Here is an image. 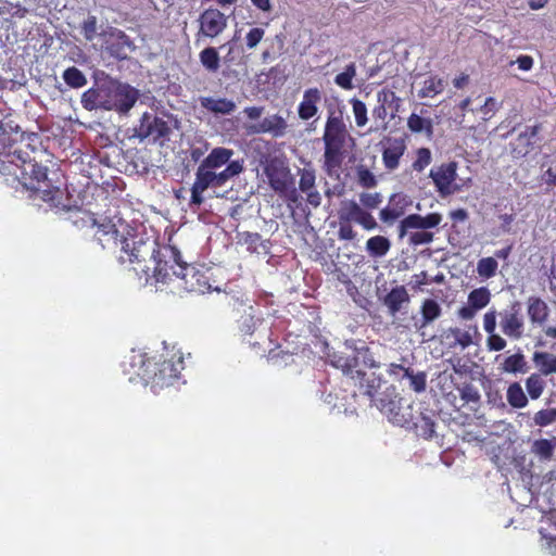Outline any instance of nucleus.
<instances>
[{
	"label": "nucleus",
	"mask_w": 556,
	"mask_h": 556,
	"mask_svg": "<svg viewBox=\"0 0 556 556\" xmlns=\"http://www.w3.org/2000/svg\"><path fill=\"white\" fill-rule=\"evenodd\" d=\"M35 143H40L38 135L25 138L12 114L0 118V172L23 181L42 201L54 202L62 194L63 174L42 164L50 155Z\"/></svg>",
	"instance_id": "1"
},
{
	"label": "nucleus",
	"mask_w": 556,
	"mask_h": 556,
	"mask_svg": "<svg viewBox=\"0 0 556 556\" xmlns=\"http://www.w3.org/2000/svg\"><path fill=\"white\" fill-rule=\"evenodd\" d=\"M330 364L340 369L343 376L351 379L354 386L358 387L359 391L367 395L371 404L384 414L391 422L401 427L414 428L416 433L424 439L434 437L435 422L431 416L420 413L417 417H414L412 406L403 407L396 395L383 393L376 397L381 387V378L375 372H366L362 368L356 354L342 355L334 353L330 356Z\"/></svg>",
	"instance_id": "2"
},
{
	"label": "nucleus",
	"mask_w": 556,
	"mask_h": 556,
	"mask_svg": "<svg viewBox=\"0 0 556 556\" xmlns=\"http://www.w3.org/2000/svg\"><path fill=\"white\" fill-rule=\"evenodd\" d=\"M324 161L321 168L330 178L339 179L345 157L355 147L342 111L328 110L324 134Z\"/></svg>",
	"instance_id": "3"
},
{
	"label": "nucleus",
	"mask_w": 556,
	"mask_h": 556,
	"mask_svg": "<svg viewBox=\"0 0 556 556\" xmlns=\"http://www.w3.org/2000/svg\"><path fill=\"white\" fill-rule=\"evenodd\" d=\"M184 369V354L175 348L169 350L164 346L161 353L153 356L147 352L141 354V382L153 393L178 382Z\"/></svg>",
	"instance_id": "4"
},
{
	"label": "nucleus",
	"mask_w": 556,
	"mask_h": 556,
	"mask_svg": "<svg viewBox=\"0 0 556 556\" xmlns=\"http://www.w3.org/2000/svg\"><path fill=\"white\" fill-rule=\"evenodd\" d=\"M361 204L354 200H344L340 203L337 212L339 229L338 239L352 241L357 237L352 223H356L365 230H374L378 227L375 217L368 210H375L382 203V195L379 192H363L359 194Z\"/></svg>",
	"instance_id": "5"
},
{
	"label": "nucleus",
	"mask_w": 556,
	"mask_h": 556,
	"mask_svg": "<svg viewBox=\"0 0 556 556\" xmlns=\"http://www.w3.org/2000/svg\"><path fill=\"white\" fill-rule=\"evenodd\" d=\"M194 268L190 267L181 260L180 252L177 248L166 244H159L156 241L152 242L151 256L146 262L142 269L146 276V286H156V283H165L172 276H176L186 280L189 271Z\"/></svg>",
	"instance_id": "6"
},
{
	"label": "nucleus",
	"mask_w": 556,
	"mask_h": 556,
	"mask_svg": "<svg viewBox=\"0 0 556 556\" xmlns=\"http://www.w3.org/2000/svg\"><path fill=\"white\" fill-rule=\"evenodd\" d=\"M244 169L243 160L230 162L223 170L216 172L202 163L197 168L195 179L191 187L190 205L200 206L204 202L203 192L208 188H220Z\"/></svg>",
	"instance_id": "7"
},
{
	"label": "nucleus",
	"mask_w": 556,
	"mask_h": 556,
	"mask_svg": "<svg viewBox=\"0 0 556 556\" xmlns=\"http://www.w3.org/2000/svg\"><path fill=\"white\" fill-rule=\"evenodd\" d=\"M86 224L96 228L94 240L102 249L114 248L117 245L119 227H123L122 218H117L116 211L108 208L105 212H92L86 214Z\"/></svg>",
	"instance_id": "8"
},
{
	"label": "nucleus",
	"mask_w": 556,
	"mask_h": 556,
	"mask_svg": "<svg viewBox=\"0 0 556 556\" xmlns=\"http://www.w3.org/2000/svg\"><path fill=\"white\" fill-rule=\"evenodd\" d=\"M265 174L270 188L280 195H288L295 201L296 190L293 188V178L288 166L278 160L270 161L265 167Z\"/></svg>",
	"instance_id": "9"
},
{
	"label": "nucleus",
	"mask_w": 556,
	"mask_h": 556,
	"mask_svg": "<svg viewBox=\"0 0 556 556\" xmlns=\"http://www.w3.org/2000/svg\"><path fill=\"white\" fill-rule=\"evenodd\" d=\"M500 327L504 336L511 340H520L525 333V318L522 305L513 301L505 309L500 312Z\"/></svg>",
	"instance_id": "10"
},
{
	"label": "nucleus",
	"mask_w": 556,
	"mask_h": 556,
	"mask_svg": "<svg viewBox=\"0 0 556 556\" xmlns=\"http://www.w3.org/2000/svg\"><path fill=\"white\" fill-rule=\"evenodd\" d=\"M108 101L110 108L106 111H117L121 113L128 112L137 101L138 90L127 85L109 81Z\"/></svg>",
	"instance_id": "11"
},
{
	"label": "nucleus",
	"mask_w": 556,
	"mask_h": 556,
	"mask_svg": "<svg viewBox=\"0 0 556 556\" xmlns=\"http://www.w3.org/2000/svg\"><path fill=\"white\" fill-rule=\"evenodd\" d=\"M150 116L144 113L141 116V141L148 139L153 143L164 146L169 140L172 132L167 122L160 117H154L152 122H149Z\"/></svg>",
	"instance_id": "12"
},
{
	"label": "nucleus",
	"mask_w": 556,
	"mask_h": 556,
	"mask_svg": "<svg viewBox=\"0 0 556 556\" xmlns=\"http://www.w3.org/2000/svg\"><path fill=\"white\" fill-rule=\"evenodd\" d=\"M199 23V35L215 38L227 27V17L218 9L208 8L200 14Z\"/></svg>",
	"instance_id": "13"
},
{
	"label": "nucleus",
	"mask_w": 556,
	"mask_h": 556,
	"mask_svg": "<svg viewBox=\"0 0 556 556\" xmlns=\"http://www.w3.org/2000/svg\"><path fill=\"white\" fill-rule=\"evenodd\" d=\"M430 177L441 195L451 194L454 191L452 185L457 178V163L448 162L441 164L437 168H432L430 170Z\"/></svg>",
	"instance_id": "14"
},
{
	"label": "nucleus",
	"mask_w": 556,
	"mask_h": 556,
	"mask_svg": "<svg viewBox=\"0 0 556 556\" xmlns=\"http://www.w3.org/2000/svg\"><path fill=\"white\" fill-rule=\"evenodd\" d=\"M491 301V292L486 287L473 289L468 294L467 305L457 311V316L463 320H471L478 311L488 306Z\"/></svg>",
	"instance_id": "15"
},
{
	"label": "nucleus",
	"mask_w": 556,
	"mask_h": 556,
	"mask_svg": "<svg viewBox=\"0 0 556 556\" xmlns=\"http://www.w3.org/2000/svg\"><path fill=\"white\" fill-rule=\"evenodd\" d=\"M137 227L131 225H126L123 227L119 236L121 243V254L118 256V261L122 264H132L138 260L139 256V245L137 239Z\"/></svg>",
	"instance_id": "16"
},
{
	"label": "nucleus",
	"mask_w": 556,
	"mask_h": 556,
	"mask_svg": "<svg viewBox=\"0 0 556 556\" xmlns=\"http://www.w3.org/2000/svg\"><path fill=\"white\" fill-rule=\"evenodd\" d=\"M442 222L440 213H429L426 216L419 214H410L404 217L399 226V236L403 238L410 229H430L435 228Z\"/></svg>",
	"instance_id": "17"
},
{
	"label": "nucleus",
	"mask_w": 556,
	"mask_h": 556,
	"mask_svg": "<svg viewBox=\"0 0 556 556\" xmlns=\"http://www.w3.org/2000/svg\"><path fill=\"white\" fill-rule=\"evenodd\" d=\"M108 88L109 83H104L101 85H97L96 87H91L86 90L81 94V105L87 111H96V110H105L110 108V102L108 101Z\"/></svg>",
	"instance_id": "18"
},
{
	"label": "nucleus",
	"mask_w": 556,
	"mask_h": 556,
	"mask_svg": "<svg viewBox=\"0 0 556 556\" xmlns=\"http://www.w3.org/2000/svg\"><path fill=\"white\" fill-rule=\"evenodd\" d=\"M406 151V143L402 138L388 139L382 150V162L386 169L392 172L400 166V161Z\"/></svg>",
	"instance_id": "19"
},
{
	"label": "nucleus",
	"mask_w": 556,
	"mask_h": 556,
	"mask_svg": "<svg viewBox=\"0 0 556 556\" xmlns=\"http://www.w3.org/2000/svg\"><path fill=\"white\" fill-rule=\"evenodd\" d=\"M287 127L286 119L274 114L263 118L260 124L250 126L248 131L249 134H270L274 137H281L286 134Z\"/></svg>",
	"instance_id": "20"
},
{
	"label": "nucleus",
	"mask_w": 556,
	"mask_h": 556,
	"mask_svg": "<svg viewBox=\"0 0 556 556\" xmlns=\"http://www.w3.org/2000/svg\"><path fill=\"white\" fill-rule=\"evenodd\" d=\"M321 101V91L317 87L304 91L302 101L298 106L300 119L308 121L318 113V104Z\"/></svg>",
	"instance_id": "21"
},
{
	"label": "nucleus",
	"mask_w": 556,
	"mask_h": 556,
	"mask_svg": "<svg viewBox=\"0 0 556 556\" xmlns=\"http://www.w3.org/2000/svg\"><path fill=\"white\" fill-rule=\"evenodd\" d=\"M541 125L526 127L525 131L520 132L517 137L516 144L511 149V154L515 157L526 156L533 148L534 139L536 138Z\"/></svg>",
	"instance_id": "22"
},
{
	"label": "nucleus",
	"mask_w": 556,
	"mask_h": 556,
	"mask_svg": "<svg viewBox=\"0 0 556 556\" xmlns=\"http://www.w3.org/2000/svg\"><path fill=\"white\" fill-rule=\"evenodd\" d=\"M409 302L410 296L404 286L392 288L382 300L383 305L392 316H395Z\"/></svg>",
	"instance_id": "23"
},
{
	"label": "nucleus",
	"mask_w": 556,
	"mask_h": 556,
	"mask_svg": "<svg viewBox=\"0 0 556 556\" xmlns=\"http://www.w3.org/2000/svg\"><path fill=\"white\" fill-rule=\"evenodd\" d=\"M428 111L421 109L420 114L412 113L407 118V128L413 134H424L428 139L433 137V122Z\"/></svg>",
	"instance_id": "24"
},
{
	"label": "nucleus",
	"mask_w": 556,
	"mask_h": 556,
	"mask_svg": "<svg viewBox=\"0 0 556 556\" xmlns=\"http://www.w3.org/2000/svg\"><path fill=\"white\" fill-rule=\"evenodd\" d=\"M531 361L536 372L545 377L556 376V354L546 351H534Z\"/></svg>",
	"instance_id": "25"
},
{
	"label": "nucleus",
	"mask_w": 556,
	"mask_h": 556,
	"mask_svg": "<svg viewBox=\"0 0 556 556\" xmlns=\"http://www.w3.org/2000/svg\"><path fill=\"white\" fill-rule=\"evenodd\" d=\"M527 313L533 325L543 326L549 316V308L539 296H530L527 301Z\"/></svg>",
	"instance_id": "26"
},
{
	"label": "nucleus",
	"mask_w": 556,
	"mask_h": 556,
	"mask_svg": "<svg viewBox=\"0 0 556 556\" xmlns=\"http://www.w3.org/2000/svg\"><path fill=\"white\" fill-rule=\"evenodd\" d=\"M199 100L201 108L213 114L228 115L236 110V103L227 98L201 97Z\"/></svg>",
	"instance_id": "27"
},
{
	"label": "nucleus",
	"mask_w": 556,
	"mask_h": 556,
	"mask_svg": "<svg viewBox=\"0 0 556 556\" xmlns=\"http://www.w3.org/2000/svg\"><path fill=\"white\" fill-rule=\"evenodd\" d=\"M233 154L235 152L231 149L217 147L212 149L201 163L212 169H218L223 166H227L230 162H233L235 160H231Z\"/></svg>",
	"instance_id": "28"
},
{
	"label": "nucleus",
	"mask_w": 556,
	"mask_h": 556,
	"mask_svg": "<svg viewBox=\"0 0 556 556\" xmlns=\"http://www.w3.org/2000/svg\"><path fill=\"white\" fill-rule=\"evenodd\" d=\"M239 243L244 244L250 253L266 254L268 247L258 232L244 231L239 233Z\"/></svg>",
	"instance_id": "29"
},
{
	"label": "nucleus",
	"mask_w": 556,
	"mask_h": 556,
	"mask_svg": "<svg viewBox=\"0 0 556 556\" xmlns=\"http://www.w3.org/2000/svg\"><path fill=\"white\" fill-rule=\"evenodd\" d=\"M445 86L446 83L442 77H439L438 75H430L424 80L422 86L418 91V97L421 99L434 98L444 91Z\"/></svg>",
	"instance_id": "30"
},
{
	"label": "nucleus",
	"mask_w": 556,
	"mask_h": 556,
	"mask_svg": "<svg viewBox=\"0 0 556 556\" xmlns=\"http://www.w3.org/2000/svg\"><path fill=\"white\" fill-rule=\"evenodd\" d=\"M501 370L514 375L526 374L529 370L526 356L521 352L507 356L501 364Z\"/></svg>",
	"instance_id": "31"
},
{
	"label": "nucleus",
	"mask_w": 556,
	"mask_h": 556,
	"mask_svg": "<svg viewBox=\"0 0 556 556\" xmlns=\"http://www.w3.org/2000/svg\"><path fill=\"white\" fill-rule=\"evenodd\" d=\"M391 242L383 236H374L366 242V250L371 257H382L390 251Z\"/></svg>",
	"instance_id": "32"
},
{
	"label": "nucleus",
	"mask_w": 556,
	"mask_h": 556,
	"mask_svg": "<svg viewBox=\"0 0 556 556\" xmlns=\"http://www.w3.org/2000/svg\"><path fill=\"white\" fill-rule=\"evenodd\" d=\"M545 376L532 372L525 381L526 390L531 400H538L546 388Z\"/></svg>",
	"instance_id": "33"
},
{
	"label": "nucleus",
	"mask_w": 556,
	"mask_h": 556,
	"mask_svg": "<svg viewBox=\"0 0 556 556\" xmlns=\"http://www.w3.org/2000/svg\"><path fill=\"white\" fill-rule=\"evenodd\" d=\"M506 399L508 404L514 408H523L528 405V397L519 382H513L509 384L506 392Z\"/></svg>",
	"instance_id": "34"
},
{
	"label": "nucleus",
	"mask_w": 556,
	"mask_h": 556,
	"mask_svg": "<svg viewBox=\"0 0 556 556\" xmlns=\"http://www.w3.org/2000/svg\"><path fill=\"white\" fill-rule=\"evenodd\" d=\"M200 62L202 66L211 72L216 73L220 67V58L217 50L214 47H207L203 49L200 54Z\"/></svg>",
	"instance_id": "35"
},
{
	"label": "nucleus",
	"mask_w": 556,
	"mask_h": 556,
	"mask_svg": "<svg viewBox=\"0 0 556 556\" xmlns=\"http://www.w3.org/2000/svg\"><path fill=\"white\" fill-rule=\"evenodd\" d=\"M396 195L393 194L390 199L389 205L383 207L380 213V219L388 225H392L395 220L404 215V207L394 203Z\"/></svg>",
	"instance_id": "36"
},
{
	"label": "nucleus",
	"mask_w": 556,
	"mask_h": 556,
	"mask_svg": "<svg viewBox=\"0 0 556 556\" xmlns=\"http://www.w3.org/2000/svg\"><path fill=\"white\" fill-rule=\"evenodd\" d=\"M377 102L379 105L387 106L392 110L391 117H395L401 105V99L390 89H382L377 93Z\"/></svg>",
	"instance_id": "37"
},
{
	"label": "nucleus",
	"mask_w": 556,
	"mask_h": 556,
	"mask_svg": "<svg viewBox=\"0 0 556 556\" xmlns=\"http://www.w3.org/2000/svg\"><path fill=\"white\" fill-rule=\"evenodd\" d=\"M442 309L439 303L432 299H426L421 304L422 325H428L441 316Z\"/></svg>",
	"instance_id": "38"
},
{
	"label": "nucleus",
	"mask_w": 556,
	"mask_h": 556,
	"mask_svg": "<svg viewBox=\"0 0 556 556\" xmlns=\"http://www.w3.org/2000/svg\"><path fill=\"white\" fill-rule=\"evenodd\" d=\"M356 76V65L351 62L344 67L342 73L334 77V84L344 90H352L354 88L353 78Z\"/></svg>",
	"instance_id": "39"
},
{
	"label": "nucleus",
	"mask_w": 556,
	"mask_h": 556,
	"mask_svg": "<svg viewBox=\"0 0 556 556\" xmlns=\"http://www.w3.org/2000/svg\"><path fill=\"white\" fill-rule=\"evenodd\" d=\"M63 79L71 88H81L87 84L84 73L76 66H71L63 72Z\"/></svg>",
	"instance_id": "40"
},
{
	"label": "nucleus",
	"mask_w": 556,
	"mask_h": 556,
	"mask_svg": "<svg viewBox=\"0 0 556 556\" xmlns=\"http://www.w3.org/2000/svg\"><path fill=\"white\" fill-rule=\"evenodd\" d=\"M497 267L498 264L494 257H482L478 261L477 273L480 277L490 279L496 275Z\"/></svg>",
	"instance_id": "41"
},
{
	"label": "nucleus",
	"mask_w": 556,
	"mask_h": 556,
	"mask_svg": "<svg viewBox=\"0 0 556 556\" xmlns=\"http://www.w3.org/2000/svg\"><path fill=\"white\" fill-rule=\"evenodd\" d=\"M531 451L543 460H549L554 454V445L547 439L535 440Z\"/></svg>",
	"instance_id": "42"
},
{
	"label": "nucleus",
	"mask_w": 556,
	"mask_h": 556,
	"mask_svg": "<svg viewBox=\"0 0 556 556\" xmlns=\"http://www.w3.org/2000/svg\"><path fill=\"white\" fill-rule=\"evenodd\" d=\"M447 337L453 338V342L451 343L453 348L460 346L462 349H466L472 344L471 334L460 328H451Z\"/></svg>",
	"instance_id": "43"
},
{
	"label": "nucleus",
	"mask_w": 556,
	"mask_h": 556,
	"mask_svg": "<svg viewBox=\"0 0 556 556\" xmlns=\"http://www.w3.org/2000/svg\"><path fill=\"white\" fill-rule=\"evenodd\" d=\"M350 102L352 104L356 126L364 127L368 122L366 104L357 98L351 99Z\"/></svg>",
	"instance_id": "44"
},
{
	"label": "nucleus",
	"mask_w": 556,
	"mask_h": 556,
	"mask_svg": "<svg viewBox=\"0 0 556 556\" xmlns=\"http://www.w3.org/2000/svg\"><path fill=\"white\" fill-rule=\"evenodd\" d=\"M432 161L431 151L428 148H419L416 150V157L412 164L415 172L421 173Z\"/></svg>",
	"instance_id": "45"
},
{
	"label": "nucleus",
	"mask_w": 556,
	"mask_h": 556,
	"mask_svg": "<svg viewBox=\"0 0 556 556\" xmlns=\"http://www.w3.org/2000/svg\"><path fill=\"white\" fill-rule=\"evenodd\" d=\"M299 189L301 192L309 191L311 189L316 188V174L313 168H302L299 170Z\"/></svg>",
	"instance_id": "46"
},
{
	"label": "nucleus",
	"mask_w": 556,
	"mask_h": 556,
	"mask_svg": "<svg viewBox=\"0 0 556 556\" xmlns=\"http://www.w3.org/2000/svg\"><path fill=\"white\" fill-rule=\"evenodd\" d=\"M357 182L363 188H374L377 186V178L371 173V170L363 165L358 166L356 169Z\"/></svg>",
	"instance_id": "47"
},
{
	"label": "nucleus",
	"mask_w": 556,
	"mask_h": 556,
	"mask_svg": "<svg viewBox=\"0 0 556 556\" xmlns=\"http://www.w3.org/2000/svg\"><path fill=\"white\" fill-rule=\"evenodd\" d=\"M404 378H408L410 380V387L416 392H422L426 389L427 381H426V374L425 372H418L414 374L410 368L408 370H405Z\"/></svg>",
	"instance_id": "48"
},
{
	"label": "nucleus",
	"mask_w": 556,
	"mask_h": 556,
	"mask_svg": "<svg viewBox=\"0 0 556 556\" xmlns=\"http://www.w3.org/2000/svg\"><path fill=\"white\" fill-rule=\"evenodd\" d=\"M534 422L540 427H545L556 420V408L541 409L534 415Z\"/></svg>",
	"instance_id": "49"
},
{
	"label": "nucleus",
	"mask_w": 556,
	"mask_h": 556,
	"mask_svg": "<svg viewBox=\"0 0 556 556\" xmlns=\"http://www.w3.org/2000/svg\"><path fill=\"white\" fill-rule=\"evenodd\" d=\"M265 30L261 27L251 28L245 35V45L248 49H254L264 38Z\"/></svg>",
	"instance_id": "50"
},
{
	"label": "nucleus",
	"mask_w": 556,
	"mask_h": 556,
	"mask_svg": "<svg viewBox=\"0 0 556 556\" xmlns=\"http://www.w3.org/2000/svg\"><path fill=\"white\" fill-rule=\"evenodd\" d=\"M97 24H98L97 17L93 15H89L84 21V23L81 25V31L84 34V37L87 40L90 41V40L94 39V37L97 35Z\"/></svg>",
	"instance_id": "51"
},
{
	"label": "nucleus",
	"mask_w": 556,
	"mask_h": 556,
	"mask_svg": "<svg viewBox=\"0 0 556 556\" xmlns=\"http://www.w3.org/2000/svg\"><path fill=\"white\" fill-rule=\"evenodd\" d=\"M507 345L506 340L500 334L493 332L486 338V348L489 351L500 352Z\"/></svg>",
	"instance_id": "52"
},
{
	"label": "nucleus",
	"mask_w": 556,
	"mask_h": 556,
	"mask_svg": "<svg viewBox=\"0 0 556 556\" xmlns=\"http://www.w3.org/2000/svg\"><path fill=\"white\" fill-rule=\"evenodd\" d=\"M433 241V233L422 230L412 232L409 236V243L412 245L428 244Z\"/></svg>",
	"instance_id": "53"
},
{
	"label": "nucleus",
	"mask_w": 556,
	"mask_h": 556,
	"mask_svg": "<svg viewBox=\"0 0 556 556\" xmlns=\"http://www.w3.org/2000/svg\"><path fill=\"white\" fill-rule=\"evenodd\" d=\"M496 309L491 308L483 315V329L484 331L490 334L495 332L496 329Z\"/></svg>",
	"instance_id": "54"
},
{
	"label": "nucleus",
	"mask_w": 556,
	"mask_h": 556,
	"mask_svg": "<svg viewBox=\"0 0 556 556\" xmlns=\"http://www.w3.org/2000/svg\"><path fill=\"white\" fill-rule=\"evenodd\" d=\"M388 109H389V108L383 106V104H382V105H379V104H378V105H376V106L374 108V110H372V117H374V119H375L376 122H378V121H379V122H381V123H382V125H381V129H383V130H386V129H387V126H388V124H387V122H386V119H387V117H388Z\"/></svg>",
	"instance_id": "55"
},
{
	"label": "nucleus",
	"mask_w": 556,
	"mask_h": 556,
	"mask_svg": "<svg viewBox=\"0 0 556 556\" xmlns=\"http://www.w3.org/2000/svg\"><path fill=\"white\" fill-rule=\"evenodd\" d=\"M306 194V202L313 207H318L321 203V195L316 188L304 192Z\"/></svg>",
	"instance_id": "56"
},
{
	"label": "nucleus",
	"mask_w": 556,
	"mask_h": 556,
	"mask_svg": "<svg viewBox=\"0 0 556 556\" xmlns=\"http://www.w3.org/2000/svg\"><path fill=\"white\" fill-rule=\"evenodd\" d=\"M516 62L521 71H530L533 66V59L530 55H520Z\"/></svg>",
	"instance_id": "57"
},
{
	"label": "nucleus",
	"mask_w": 556,
	"mask_h": 556,
	"mask_svg": "<svg viewBox=\"0 0 556 556\" xmlns=\"http://www.w3.org/2000/svg\"><path fill=\"white\" fill-rule=\"evenodd\" d=\"M243 112L248 116V118L258 119L264 112V108L263 106H248L244 109Z\"/></svg>",
	"instance_id": "58"
},
{
	"label": "nucleus",
	"mask_w": 556,
	"mask_h": 556,
	"mask_svg": "<svg viewBox=\"0 0 556 556\" xmlns=\"http://www.w3.org/2000/svg\"><path fill=\"white\" fill-rule=\"evenodd\" d=\"M252 4L262 12L271 11L270 0H251Z\"/></svg>",
	"instance_id": "59"
},
{
	"label": "nucleus",
	"mask_w": 556,
	"mask_h": 556,
	"mask_svg": "<svg viewBox=\"0 0 556 556\" xmlns=\"http://www.w3.org/2000/svg\"><path fill=\"white\" fill-rule=\"evenodd\" d=\"M405 370H408V368L403 365L392 363L389 366L388 372L393 376H399L402 372V378H404Z\"/></svg>",
	"instance_id": "60"
},
{
	"label": "nucleus",
	"mask_w": 556,
	"mask_h": 556,
	"mask_svg": "<svg viewBox=\"0 0 556 556\" xmlns=\"http://www.w3.org/2000/svg\"><path fill=\"white\" fill-rule=\"evenodd\" d=\"M513 251V245L508 244L507 247L496 250L494 252L495 257L501 260H507Z\"/></svg>",
	"instance_id": "61"
},
{
	"label": "nucleus",
	"mask_w": 556,
	"mask_h": 556,
	"mask_svg": "<svg viewBox=\"0 0 556 556\" xmlns=\"http://www.w3.org/2000/svg\"><path fill=\"white\" fill-rule=\"evenodd\" d=\"M468 81H469V76L467 74H462V75L457 76L456 78H454L453 85L455 88L462 89L468 84Z\"/></svg>",
	"instance_id": "62"
},
{
	"label": "nucleus",
	"mask_w": 556,
	"mask_h": 556,
	"mask_svg": "<svg viewBox=\"0 0 556 556\" xmlns=\"http://www.w3.org/2000/svg\"><path fill=\"white\" fill-rule=\"evenodd\" d=\"M495 109H496V101H495V99L492 98V97L486 98V100H485V102H484V104L482 106L483 113L486 115L490 112H493Z\"/></svg>",
	"instance_id": "63"
},
{
	"label": "nucleus",
	"mask_w": 556,
	"mask_h": 556,
	"mask_svg": "<svg viewBox=\"0 0 556 556\" xmlns=\"http://www.w3.org/2000/svg\"><path fill=\"white\" fill-rule=\"evenodd\" d=\"M545 181L549 186H556V173L552 168H548L544 173Z\"/></svg>",
	"instance_id": "64"
}]
</instances>
